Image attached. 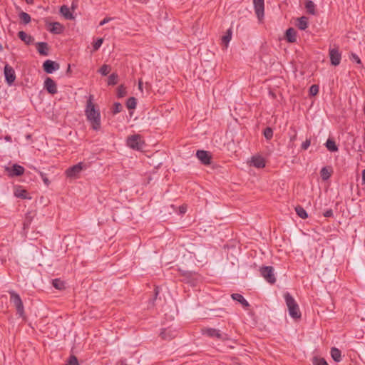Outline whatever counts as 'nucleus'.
<instances>
[{"label": "nucleus", "instance_id": "obj_45", "mask_svg": "<svg viewBox=\"0 0 365 365\" xmlns=\"http://www.w3.org/2000/svg\"><path fill=\"white\" fill-rule=\"evenodd\" d=\"M39 174H40V176H41L42 180L45 183V185H46L48 186L50 184V181L48 179L45 173H43V172H39Z\"/></svg>", "mask_w": 365, "mask_h": 365}, {"label": "nucleus", "instance_id": "obj_8", "mask_svg": "<svg viewBox=\"0 0 365 365\" xmlns=\"http://www.w3.org/2000/svg\"><path fill=\"white\" fill-rule=\"evenodd\" d=\"M196 156L203 165H208L211 164L212 155L210 152L198 150L196 153Z\"/></svg>", "mask_w": 365, "mask_h": 365}, {"label": "nucleus", "instance_id": "obj_43", "mask_svg": "<svg viewBox=\"0 0 365 365\" xmlns=\"http://www.w3.org/2000/svg\"><path fill=\"white\" fill-rule=\"evenodd\" d=\"M265 280L272 284L276 282L275 275H264Z\"/></svg>", "mask_w": 365, "mask_h": 365}, {"label": "nucleus", "instance_id": "obj_35", "mask_svg": "<svg viewBox=\"0 0 365 365\" xmlns=\"http://www.w3.org/2000/svg\"><path fill=\"white\" fill-rule=\"evenodd\" d=\"M110 66L107 64H103L98 70V72L102 76H107L110 71Z\"/></svg>", "mask_w": 365, "mask_h": 365}, {"label": "nucleus", "instance_id": "obj_21", "mask_svg": "<svg viewBox=\"0 0 365 365\" xmlns=\"http://www.w3.org/2000/svg\"><path fill=\"white\" fill-rule=\"evenodd\" d=\"M18 37L26 45H29L34 41V38L24 31H21L18 33Z\"/></svg>", "mask_w": 365, "mask_h": 365}, {"label": "nucleus", "instance_id": "obj_39", "mask_svg": "<svg viewBox=\"0 0 365 365\" xmlns=\"http://www.w3.org/2000/svg\"><path fill=\"white\" fill-rule=\"evenodd\" d=\"M314 365H329L324 359L315 356L313 358Z\"/></svg>", "mask_w": 365, "mask_h": 365}, {"label": "nucleus", "instance_id": "obj_33", "mask_svg": "<svg viewBox=\"0 0 365 365\" xmlns=\"http://www.w3.org/2000/svg\"><path fill=\"white\" fill-rule=\"evenodd\" d=\"M232 38V31L231 29H228L226 32V34L222 36V43L227 46L228 43L230 41Z\"/></svg>", "mask_w": 365, "mask_h": 365}, {"label": "nucleus", "instance_id": "obj_31", "mask_svg": "<svg viewBox=\"0 0 365 365\" xmlns=\"http://www.w3.org/2000/svg\"><path fill=\"white\" fill-rule=\"evenodd\" d=\"M19 18L23 24H28L29 23L31 22V16L27 13H26L24 11H21L19 13Z\"/></svg>", "mask_w": 365, "mask_h": 365}, {"label": "nucleus", "instance_id": "obj_19", "mask_svg": "<svg viewBox=\"0 0 365 365\" xmlns=\"http://www.w3.org/2000/svg\"><path fill=\"white\" fill-rule=\"evenodd\" d=\"M177 335L176 331L170 328L165 329L160 332L162 339L169 340L175 338Z\"/></svg>", "mask_w": 365, "mask_h": 365}, {"label": "nucleus", "instance_id": "obj_47", "mask_svg": "<svg viewBox=\"0 0 365 365\" xmlns=\"http://www.w3.org/2000/svg\"><path fill=\"white\" fill-rule=\"evenodd\" d=\"M324 216L326 217H331L333 216V211L331 209L326 210L324 213Z\"/></svg>", "mask_w": 365, "mask_h": 365}, {"label": "nucleus", "instance_id": "obj_5", "mask_svg": "<svg viewBox=\"0 0 365 365\" xmlns=\"http://www.w3.org/2000/svg\"><path fill=\"white\" fill-rule=\"evenodd\" d=\"M202 334L210 337H216L222 340H227L229 337L225 334H222L220 330L214 328H203Z\"/></svg>", "mask_w": 365, "mask_h": 365}, {"label": "nucleus", "instance_id": "obj_49", "mask_svg": "<svg viewBox=\"0 0 365 365\" xmlns=\"http://www.w3.org/2000/svg\"><path fill=\"white\" fill-rule=\"evenodd\" d=\"M296 139H297V132L294 130V134L290 136V141L294 142Z\"/></svg>", "mask_w": 365, "mask_h": 365}, {"label": "nucleus", "instance_id": "obj_44", "mask_svg": "<svg viewBox=\"0 0 365 365\" xmlns=\"http://www.w3.org/2000/svg\"><path fill=\"white\" fill-rule=\"evenodd\" d=\"M350 59L355 61L357 64L361 65V61L356 54L351 53Z\"/></svg>", "mask_w": 365, "mask_h": 365}, {"label": "nucleus", "instance_id": "obj_29", "mask_svg": "<svg viewBox=\"0 0 365 365\" xmlns=\"http://www.w3.org/2000/svg\"><path fill=\"white\" fill-rule=\"evenodd\" d=\"M53 286L57 289H63L66 287V282L61 279H55L52 281Z\"/></svg>", "mask_w": 365, "mask_h": 365}, {"label": "nucleus", "instance_id": "obj_24", "mask_svg": "<svg viewBox=\"0 0 365 365\" xmlns=\"http://www.w3.org/2000/svg\"><path fill=\"white\" fill-rule=\"evenodd\" d=\"M297 27L300 30H305L308 27V18L302 16L297 19Z\"/></svg>", "mask_w": 365, "mask_h": 365}, {"label": "nucleus", "instance_id": "obj_41", "mask_svg": "<svg viewBox=\"0 0 365 365\" xmlns=\"http://www.w3.org/2000/svg\"><path fill=\"white\" fill-rule=\"evenodd\" d=\"M319 93V86L312 85L309 88V95L312 96H316Z\"/></svg>", "mask_w": 365, "mask_h": 365}, {"label": "nucleus", "instance_id": "obj_12", "mask_svg": "<svg viewBox=\"0 0 365 365\" xmlns=\"http://www.w3.org/2000/svg\"><path fill=\"white\" fill-rule=\"evenodd\" d=\"M255 14L259 19L264 16V0H253Z\"/></svg>", "mask_w": 365, "mask_h": 365}, {"label": "nucleus", "instance_id": "obj_14", "mask_svg": "<svg viewBox=\"0 0 365 365\" xmlns=\"http://www.w3.org/2000/svg\"><path fill=\"white\" fill-rule=\"evenodd\" d=\"M6 170L9 172L10 177L21 176L24 173L25 169L23 166L14 164L11 168H6Z\"/></svg>", "mask_w": 365, "mask_h": 365}, {"label": "nucleus", "instance_id": "obj_36", "mask_svg": "<svg viewBox=\"0 0 365 365\" xmlns=\"http://www.w3.org/2000/svg\"><path fill=\"white\" fill-rule=\"evenodd\" d=\"M126 93L125 87L123 85H120L117 88V96L118 98H123L125 96Z\"/></svg>", "mask_w": 365, "mask_h": 365}, {"label": "nucleus", "instance_id": "obj_9", "mask_svg": "<svg viewBox=\"0 0 365 365\" xmlns=\"http://www.w3.org/2000/svg\"><path fill=\"white\" fill-rule=\"evenodd\" d=\"M47 29L53 34H60L64 30L63 26L59 22H50L45 21Z\"/></svg>", "mask_w": 365, "mask_h": 365}, {"label": "nucleus", "instance_id": "obj_53", "mask_svg": "<svg viewBox=\"0 0 365 365\" xmlns=\"http://www.w3.org/2000/svg\"><path fill=\"white\" fill-rule=\"evenodd\" d=\"M25 1L29 4H34V0H25Z\"/></svg>", "mask_w": 365, "mask_h": 365}, {"label": "nucleus", "instance_id": "obj_11", "mask_svg": "<svg viewBox=\"0 0 365 365\" xmlns=\"http://www.w3.org/2000/svg\"><path fill=\"white\" fill-rule=\"evenodd\" d=\"M59 68V63L51 60H46L43 63V71L46 73H52L53 71L58 70Z\"/></svg>", "mask_w": 365, "mask_h": 365}, {"label": "nucleus", "instance_id": "obj_10", "mask_svg": "<svg viewBox=\"0 0 365 365\" xmlns=\"http://www.w3.org/2000/svg\"><path fill=\"white\" fill-rule=\"evenodd\" d=\"M43 87L51 95L56 94L58 91L56 82L50 77H46L45 79Z\"/></svg>", "mask_w": 365, "mask_h": 365}, {"label": "nucleus", "instance_id": "obj_48", "mask_svg": "<svg viewBox=\"0 0 365 365\" xmlns=\"http://www.w3.org/2000/svg\"><path fill=\"white\" fill-rule=\"evenodd\" d=\"M110 19H111L110 18H105L103 21H101L100 22V26L104 25L105 24H106L108 21H110Z\"/></svg>", "mask_w": 365, "mask_h": 365}, {"label": "nucleus", "instance_id": "obj_42", "mask_svg": "<svg viewBox=\"0 0 365 365\" xmlns=\"http://www.w3.org/2000/svg\"><path fill=\"white\" fill-rule=\"evenodd\" d=\"M66 365H79L77 358L75 356H71L68 363Z\"/></svg>", "mask_w": 365, "mask_h": 365}, {"label": "nucleus", "instance_id": "obj_23", "mask_svg": "<svg viewBox=\"0 0 365 365\" xmlns=\"http://www.w3.org/2000/svg\"><path fill=\"white\" fill-rule=\"evenodd\" d=\"M60 12L66 19L73 20L75 19L73 14L70 11V9L66 5L61 6Z\"/></svg>", "mask_w": 365, "mask_h": 365}, {"label": "nucleus", "instance_id": "obj_13", "mask_svg": "<svg viewBox=\"0 0 365 365\" xmlns=\"http://www.w3.org/2000/svg\"><path fill=\"white\" fill-rule=\"evenodd\" d=\"M329 57L331 65L336 66L340 63L341 55L338 48L330 49Z\"/></svg>", "mask_w": 365, "mask_h": 365}, {"label": "nucleus", "instance_id": "obj_34", "mask_svg": "<svg viewBox=\"0 0 365 365\" xmlns=\"http://www.w3.org/2000/svg\"><path fill=\"white\" fill-rule=\"evenodd\" d=\"M136 98L134 97H130L126 101V107L128 109H135L136 107Z\"/></svg>", "mask_w": 365, "mask_h": 365}, {"label": "nucleus", "instance_id": "obj_40", "mask_svg": "<svg viewBox=\"0 0 365 365\" xmlns=\"http://www.w3.org/2000/svg\"><path fill=\"white\" fill-rule=\"evenodd\" d=\"M103 42V39L102 38H98L93 44V49L94 51H98L101 46Z\"/></svg>", "mask_w": 365, "mask_h": 365}, {"label": "nucleus", "instance_id": "obj_4", "mask_svg": "<svg viewBox=\"0 0 365 365\" xmlns=\"http://www.w3.org/2000/svg\"><path fill=\"white\" fill-rule=\"evenodd\" d=\"M9 293L10 294V302L15 306L17 313L21 317H23L24 314V307L19 294L14 291H9Z\"/></svg>", "mask_w": 365, "mask_h": 365}, {"label": "nucleus", "instance_id": "obj_37", "mask_svg": "<svg viewBox=\"0 0 365 365\" xmlns=\"http://www.w3.org/2000/svg\"><path fill=\"white\" fill-rule=\"evenodd\" d=\"M263 135L267 140H271L273 137V130L270 127H267L263 131Z\"/></svg>", "mask_w": 365, "mask_h": 365}, {"label": "nucleus", "instance_id": "obj_54", "mask_svg": "<svg viewBox=\"0 0 365 365\" xmlns=\"http://www.w3.org/2000/svg\"><path fill=\"white\" fill-rule=\"evenodd\" d=\"M238 262V259L237 258H235V259L233 261H231V263L234 265L235 264V262Z\"/></svg>", "mask_w": 365, "mask_h": 365}, {"label": "nucleus", "instance_id": "obj_26", "mask_svg": "<svg viewBox=\"0 0 365 365\" xmlns=\"http://www.w3.org/2000/svg\"><path fill=\"white\" fill-rule=\"evenodd\" d=\"M14 195L16 197L21 198V199H30L29 192L27 190L21 188H18L15 190Z\"/></svg>", "mask_w": 365, "mask_h": 365}, {"label": "nucleus", "instance_id": "obj_20", "mask_svg": "<svg viewBox=\"0 0 365 365\" xmlns=\"http://www.w3.org/2000/svg\"><path fill=\"white\" fill-rule=\"evenodd\" d=\"M333 173L331 167H324L320 170V176L323 181L328 180Z\"/></svg>", "mask_w": 365, "mask_h": 365}, {"label": "nucleus", "instance_id": "obj_50", "mask_svg": "<svg viewBox=\"0 0 365 365\" xmlns=\"http://www.w3.org/2000/svg\"><path fill=\"white\" fill-rule=\"evenodd\" d=\"M362 184L365 185V169L362 170Z\"/></svg>", "mask_w": 365, "mask_h": 365}, {"label": "nucleus", "instance_id": "obj_46", "mask_svg": "<svg viewBox=\"0 0 365 365\" xmlns=\"http://www.w3.org/2000/svg\"><path fill=\"white\" fill-rule=\"evenodd\" d=\"M310 144L311 140L309 139H307L304 142L302 143V149L306 150L310 146Z\"/></svg>", "mask_w": 365, "mask_h": 365}, {"label": "nucleus", "instance_id": "obj_1", "mask_svg": "<svg viewBox=\"0 0 365 365\" xmlns=\"http://www.w3.org/2000/svg\"><path fill=\"white\" fill-rule=\"evenodd\" d=\"M93 96L90 95L86 102L85 115L92 129L99 130L101 127L100 110L93 103Z\"/></svg>", "mask_w": 365, "mask_h": 365}, {"label": "nucleus", "instance_id": "obj_32", "mask_svg": "<svg viewBox=\"0 0 365 365\" xmlns=\"http://www.w3.org/2000/svg\"><path fill=\"white\" fill-rule=\"evenodd\" d=\"M118 76L115 73L110 74L108 78V84L109 86H114L118 83Z\"/></svg>", "mask_w": 365, "mask_h": 365}, {"label": "nucleus", "instance_id": "obj_22", "mask_svg": "<svg viewBox=\"0 0 365 365\" xmlns=\"http://www.w3.org/2000/svg\"><path fill=\"white\" fill-rule=\"evenodd\" d=\"M232 299L237 301L245 308H247L250 306L248 302L244 298V297L240 294L235 293L231 295Z\"/></svg>", "mask_w": 365, "mask_h": 365}, {"label": "nucleus", "instance_id": "obj_25", "mask_svg": "<svg viewBox=\"0 0 365 365\" xmlns=\"http://www.w3.org/2000/svg\"><path fill=\"white\" fill-rule=\"evenodd\" d=\"M326 148L328 150L331 152H336L338 151L339 148L335 143V140L331 138H329L326 143H325Z\"/></svg>", "mask_w": 365, "mask_h": 365}, {"label": "nucleus", "instance_id": "obj_15", "mask_svg": "<svg viewBox=\"0 0 365 365\" xmlns=\"http://www.w3.org/2000/svg\"><path fill=\"white\" fill-rule=\"evenodd\" d=\"M250 163L257 168H263L266 165L264 158L259 155L252 156Z\"/></svg>", "mask_w": 365, "mask_h": 365}, {"label": "nucleus", "instance_id": "obj_51", "mask_svg": "<svg viewBox=\"0 0 365 365\" xmlns=\"http://www.w3.org/2000/svg\"><path fill=\"white\" fill-rule=\"evenodd\" d=\"M66 74L70 76L71 74V66L68 64L67 70H66Z\"/></svg>", "mask_w": 365, "mask_h": 365}, {"label": "nucleus", "instance_id": "obj_3", "mask_svg": "<svg viewBox=\"0 0 365 365\" xmlns=\"http://www.w3.org/2000/svg\"><path fill=\"white\" fill-rule=\"evenodd\" d=\"M127 145L133 150H142L145 145L144 140L139 134H134L127 138Z\"/></svg>", "mask_w": 365, "mask_h": 365}, {"label": "nucleus", "instance_id": "obj_16", "mask_svg": "<svg viewBox=\"0 0 365 365\" xmlns=\"http://www.w3.org/2000/svg\"><path fill=\"white\" fill-rule=\"evenodd\" d=\"M36 47L40 55L44 56L48 55L49 47L46 42H38L36 43Z\"/></svg>", "mask_w": 365, "mask_h": 365}, {"label": "nucleus", "instance_id": "obj_27", "mask_svg": "<svg viewBox=\"0 0 365 365\" xmlns=\"http://www.w3.org/2000/svg\"><path fill=\"white\" fill-rule=\"evenodd\" d=\"M331 356L332 357V359L336 361V362H339L341 361V351L336 348V347H333L331 348Z\"/></svg>", "mask_w": 365, "mask_h": 365}, {"label": "nucleus", "instance_id": "obj_28", "mask_svg": "<svg viewBox=\"0 0 365 365\" xmlns=\"http://www.w3.org/2000/svg\"><path fill=\"white\" fill-rule=\"evenodd\" d=\"M305 8L309 14L312 15L315 14V4L312 1L307 0L305 2Z\"/></svg>", "mask_w": 365, "mask_h": 365}, {"label": "nucleus", "instance_id": "obj_18", "mask_svg": "<svg viewBox=\"0 0 365 365\" xmlns=\"http://www.w3.org/2000/svg\"><path fill=\"white\" fill-rule=\"evenodd\" d=\"M254 271L259 272V274H272L274 268L272 266H258L255 263Z\"/></svg>", "mask_w": 365, "mask_h": 365}, {"label": "nucleus", "instance_id": "obj_7", "mask_svg": "<svg viewBox=\"0 0 365 365\" xmlns=\"http://www.w3.org/2000/svg\"><path fill=\"white\" fill-rule=\"evenodd\" d=\"M4 73L7 84L9 86L12 85L16 79V73L14 69L9 64H6L4 68Z\"/></svg>", "mask_w": 365, "mask_h": 365}, {"label": "nucleus", "instance_id": "obj_55", "mask_svg": "<svg viewBox=\"0 0 365 365\" xmlns=\"http://www.w3.org/2000/svg\"><path fill=\"white\" fill-rule=\"evenodd\" d=\"M158 292L157 290H155V296L158 295Z\"/></svg>", "mask_w": 365, "mask_h": 365}, {"label": "nucleus", "instance_id": "obj_38", "mask_svg": "<svg viewBox=\"0 0 365 365\" xmlns=\"http://www.w3.org/2000/svg\"><path fill=\"white\" fill-rule=\"evenodd\" d=\"M122 109H123L122 105L118 102H115V103H114V104L113 106L112 113L113 115H115V114L120 113L122 110Z\"/></svg>", "mask_w": 365, "mask_h": 365}, {"label": "nucleus", "instance_id": "obj_52", "mask_svg": "<svg viewBox=\"0 0 365 365\" xmlns=\"http://www.w3.org/2000/svg\"><path fill=\"white\" fill-rule=\"evenodd\" d=\"M138 88L141 91H143V82L141 80L138 81Z\"/></svg>", "mask_w": 365, "mask_h": 365}, {"label": "nucleus", "instance_id": "obj_30", "mask_svg": "<svg viewBox=\"0 0 365 365\" xmlns=\"http://www.w3.org/2000/svg\"><path fill=\"white\" fill-rule=\"evenodd\" d=\"M295 211L297 215L302 219H307L308 217V214L306 210L300 205H297L295 207Z\"/></svg>", "mask_w": 365, "mask_h": 365}, {"label": "nucleus", "instance_id": "obj_17", "mask_svg": "<svg viewBox=\"0 0 365 365\" xmlns=\"http://www.w3.org/2000/svg\"><path fill=\"white\" fill-rule=\"evenodd\" d=\"M285 38L289 43L297 41V31L294 28H289L285 33Z\"/></svg>", "mask_w": 365, "mask_h": 365}, {"label": "nucleus", "instance_id": "obj_2", "mask_svg": "<svg viewBox=\"0 0 365 365\" xmlns=\"http://www.w3.org/2000/svg\"><path fill=\"white\" fill-rule=\"evenodd\" d=\"M284 297L289 315L293 319H299L301 317V312L295 299L288 292H286Z\"/></svg>", "mask_w": 365, "mask_h": 365}, {"label": "nucleus", "instance_id": "obj_6", "mask_svg": "<svg viewBox=\"0 0 365 365\" xmlns=\"http://www.w3.org/2000/svg\"><path fill=\"white\" fill-rule=\"evenodd\" d=\"M84 168H86V165L83 162H80L68 168L66 170V175L68 178H76Z\"/></svg>", "mask_w": 365, "mask_h": 365}]
</instances>
